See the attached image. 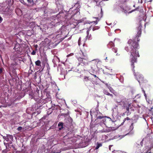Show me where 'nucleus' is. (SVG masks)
Here are the masks:
<instances>
[{
    "instance_id": "obj_1",
    "label": "nucleus",
    "mask_w": 153,
    "mask_h": 153,
    "mask_svg": "<svg viewBox=\"0 0 153 153\" xmlns=\"http://www.w3.org/2000/svg\"><path fill=\"white\" fill-rule=\"evenodd\" d=\"M142 25L140 24L137 28V33L135 38L133 40L129 39L128 41V43L129 46H126L125 47V50L127 52H129L130 53V57L131 58V66L132 70L133 71L134 74L135 76L138 81L140 84L145 82L146 80L144 79L142 75L140 74L139 73H136L134 71V63L137 62V57H139L138 51H137L139 44L138 42L140 40L138 37L141 36V34Z\"/></svg>"
},
{
    "instance_id": "obj_2",
    "label": "nucleus",
    "mask_w": 153,
    "mask_h": 153,
    "mask_svg": "<svg viewBox=\"0 0 153 153\" xmlns=\"http://www.w3.org/2000/svg\"><path fill=\"white\" fill-rule=\"evenodd\" d=\"M23 48L19 43H17L13 48L16 53L20 54L23 50Z\"/></svg>"
},
{
    "instance_id": "obj_3",
    "label": "nucleus",
    "mask_w": 153,
    "mask_h": 153,
    "mask_svg": "<svg viewBox=\"0 0 153 153\" xmlns=\"http://www.w3.org/2000/svg\"><path fill=\"white\" fill-rule=\"evenodd\" d=\"M87 58H85L81 57L78 58V60L79 62V65L82 64L83 65H86L88 64V60Z\"/></svg>"
},
{
    "instance_id": "obj_4",
    "label": "nucleus",
    "mask_w": 153,
    "mask_h": 153,
    "mask_svg": "<svg viewBox=\"0 0 153 153\" xmlns=\"http://www.w3.org/2000/svg\"><path fill=\"white\" fill-rule=\"evenodd\" d=\"M4 138L8 142L12 140L13 139V137L12 135L10 134H7L6 137H4Z\"/></svg>"
},
{
    "instance_id": "obj_5",
    "label": "nucleus",
    "mask_w": 153,
    "mask_h": 153,
    "mask_svg": "<svg viewBox=\"0 0 153 153\" xmlns=\"http://www.w3.org/2000/svg\"><path fill=\"white\" fill-rule=\"evenodd\" d=\"M81 51L83 56L85 58H87L88 56V52L87 50L84 48L81 50Z\"/></svg>"
},
{
    "instance_id": "obj_6",
    "label": "nucleus",
    "mask_w": 153,
    "mask_h": 153,
    "mask_svg": "<svg viewBox=\"0 0 153 153\" xmlns=\"http://www.w3.org/2000/svg\"><path fill=\"white\" fill-rule=\"evenodd\" d=\"M83 81L85 84H87L88 82L91 81V79L89 76H85L83 79Z\"/></svg>"
},
{
    "instance_id": "obj_7",
    "label": "nucleus",
    "mask_w": 153,
    "mask_h": 153,
    "mask_svg": "<svg viewBox=\"0 0 153 153\" xmlns=\"http://www.w3.org/2000/svg\"><path fill=\"white\" fill-rule=\"evenodd\" d=\"M18 65V63L16 62H14L11 64L10 67L15 70L16 69V66Z\"/></svg>"
},
{
    "instance_id": "obj_8",
    "label": "nucleus",
    "mask_w": 153,
    "mask_h": 153,
    "mask_svg": "<svg viewBox=\"0 0 153 153\" xmlns=\"http://www.w3.org/2000/svg\"><path fill=\"white\" fill-rule=\"evenodd\" d=\"M5 6L3 4L0 3V12L4 11Z\"/></svg>"
},
{
    "instance_id": "obj_9",
    "label": "nucleus",
    "mask_w": 153,
    "mask_h": 153,
    "mask_svg": "<svg viewBox=\"0 0 153 153\" xmlns=\"http://www.w3.org/2000/svg\"><path fill=\"white\" fill-rule=\"evenodd\" d=\"M108 47L110 48H112L114 46V44L112 42H110L107 45Z\"/></svg>"
},
{
    "instance_id": "obj_10",
    "label": "nucleus",
    "mask_w": 153,
    "mask_h": 153,
    "mask_svg": "<svg viewBox=\"0 0 153 153\" xmlns=\"http://www.w3.org/2000/svg\"><path fill=\"white\" fill-rule=\"evenodd\" d=\"M16 53H15V54L11 57V59L13 60H16L17 59L20 58L19 56L16 54Z\"/></svg>"
},
{
    "instance_id": "obj_11",
    "label": "nucleus",
    "mask_w": 153,
    "mask_h": 153,
    "mask_svg": "<svg viewBox=\"0 0 153 153\" xmlns=\"http://www.w3.org/2000/svg\"><path fill=\"white\" fill-rule=\"evenodd\" d=\"M63 123H62L59 122V124H58V126L59 127H60L61 126V127H59V130H60L63 128Z\"/></svg>"
},
{
    "instance_id": "obj_12",
    "label": "nucleus",
    "mask_w": 153,
    "mask_h": 153,
    "mask_svg": "<svg viewBox=\"0 0 153 153\" xmlns=\"http://www.w3.org/2000/svg\"><path fill=\"white\" fill-rule=\"evenodd\" d=\"M130 106V104H128V105H126V104H125L123 105V106L126 109V110L128 111H129V107Z\"/></svg>"
},
{
    "instance_id": "obj_13",
    "label": "nucleus",
    "mask_w": 153,
    "mask_h": 153,
    "mask_svg": "<svg viewBox=\"0 0 153 153\" xmlns=\"http://www.w3.org/2000/svg\"><path fill=\"white\" fill-rule=\"evenodd\" d=\"M134 128V123H132L129 127L128 130L130 132Z\"/></svg>"
},
{
    "instance_id": "obj_14",
    "label": "nucleus",
    "mask_w": 153,
    "mask_h": 153,
    "mask_svg": "<svg viewBox=\"0 0 153 153\" xmlns=\"http://www.w3.org/2000/svg\"><path fill=\"white\" fill-rule=\"evenodd\" d=\"M29 6H31L33 4V0H27Z\"/></svg>"
},
{
    "instance_id": "obj_15",
    "label": "nucleus",
    "mask_w": 153,
    "mask_h": 153,
    "mask_svg": "<svg viewBox=\"0 0 153 153\" xmlns=\"http://www.w3.org/2000/svg\"><path fill=\"white\" fill-rule=\"evenodd\" d=\"M36 65L37 66H41V62L39 60H38L35 62Z\"/></svg>"
},
{
    "instance_id": "obj_16",
    "label": "nucleus",
    "mask_w": 153,
    "mask_h": 153,
    "mask_svg": "<svg viewBox=\"0 0 153 153\" xmlns=\"http://www.w3.org/2000/svg\"><path fill=\"white\" fill-rule=\"evenodd\" d=\"M102 146V145L101 143H99L98 142L97 143V146L96 147L95 149H97L100 147Z\"/></svg>"
},
{
    "instance_id": "obj_17",
    "label": "nucleus",
    "mask_w": 153,
    "mask_h": 153,
    "mask_svg": "<svg viewBox=\"0 0 153 153\" xmlns=\"http://www.w3.org/2000/svg\"><path fill=\"white\" fill-rule=\"evenodd\" d=\"M111 49L112 51L115 53H116L117 51V48L116 47H115L114 46V47H113L111 48Z\"/></svg>"
},
{
    "instance_id": "obj_18",
    "label": "nucleus",
    "mask_w": 153,
    "mask_h": 153,
    "mask_svg": "<svg viewBox=\"0 0 153 153\" xmlns=\"http://www.w3.org/2000/svg\"><path fill=\"white\" fill-rule=\"evenodd\" d=\"M89 30H88L87 31V35L86 36V38H87V39L88 38V39H90V37L91 36L90 35L89 36Z\"/></svg>"
},
{
    "instance_id": "obj_19",
    "label": "nucleus",
    "mask_w": 153,
    "mask_h": 153,
    "mask_svg": "<svg viewBox=\"0 0 153 153\" xmlns=\"http://www.w3.org/2000/svg\"><path fill=\"white\" fill-rule=\"evenodd\" d=\"M110 90V92L113 93H114V90L110 86H108V88Z\"/></svg>"
},
{
    "instance_id": "obj_20",
    "label": "nucleus",
    "mask_w": 153,
    "mask_h": 153,
    "mask_svg": "<svg viewBox=\"0 0 153 153\" xmlns=\"http://www.w3.org/2000/svg\"><path fill=\"white\" fill-rule=\"evenodd\" d=\"M130 119H129L128 117H127L126 118L124 119L123 120V122L121 123V125H123L124 124V123L126 121V120H130Z\"/></svg>"
},
{
    "instance_id": "obj_21",
    "label": "nucleus",
    "mask_w": 153,
    "mask_h": 153,
    "mask_svg": "<svg viewBox=\"0 0 153 153\" xmlns=\"http://www.w3.org/2000/svg\"><path fill=\"white\" fill-rule=\"evenodd\" d=\"M100 27L99 26H96L93 27L92 30L93 31H94L98 29Z\"/></svg>"
},
{
    "instance_id": "obj_22",
    "label": "nucleus",
    "mask_w": 153,
    "mask_h": 153,
    "mask_svg": "<svg viewBox=\"0 0 153 153\" xmlns=\"http://www.w3.org/2000/svg\"><path fill=\"white\" fill-rule=\"evenodd\" d=\"M114 128H112V127H109V128L108 129V132H110L111 131H113L115 130L114 129Z\"/></svg>"
},
{
    "instance_id": "obj_23",
    "label": "nucleus",
    "mask_w": 153,
    "mask_h": 153,
    "mask_svg": "<svg viewBox=\"0 0 153 153\" xmlns=\"http://www.w3.org/2000/svg\"><path fill=\"white\" fill-rule=\"evenodd\" d=\"M25 152V150H22V151H16L15 153H24Z\"/></svg>"
},
{
    "instance_id": "obj_24",
    "label": "nucleus",
    "mask_w": 153,
    "mask_h": 153,
    "mask_svg": "<svg viewBox=\"0 0 153 153\" xmlns=\"http://www.w3.org/2000/svg\"><path fill=\"white\" fill-rule=\"evenodd\" d=\"M104 94L108 95V94H109V93L107 91H104Z\"/></svg>"
},
{
    "instance_id": "obj_25",
    "label": "nucleus",
    "mask_w": 153,
    "mask_h": 153,
    "mask_svg": "<svg viewBox=\"0 0 153 153\" xmlns=\"http://www.w3.org/2000/svg\"><path fill=\"white\" fill-rule=\"evenodd\" d=\"M19 1L24 4L26 5V3L24 1V0H20Z\"/></svg>"
},
{
    "instance_id": "obj_26",
    "label": "nucleus",
    "mask_w": 153,
    "mask_h": 153,
    "mask_svg": "<svg viewBox=\"0 0 153 153\" xmlns=\"http://www.w3.org/2000/svg\"><path fill=\"white\" fill-rule=\"evenodd\" d=\"M104 117L101 116H98L97 118V119H102Z\"/></svg>"
},
{
    "instance_id": "obj_27",
    "label": "nucleus",
    "mask_w": 153,
    "mask_h": 153,
    "mask_svg": "<svg viewBox=\"0 0 153 153\" xmlns=\"http://www.w3.org/2000/svg\"><path fill=\"white\" fill-rule=\"evenodd\" d=\"M22 127L19 126L17 128V129L18 131H20L22 130Z\"/></svg>"
},
{
    "instance_id": "obj_28",
    "label": "nucleus",
    "mask_w": 153,
    "mask_h": 153,
    "mask_svg": "<svg viewBox=\"0 0 153 153\" xmlns=\"http://www.w3.org/2000/svg\"><path fill=\"white\" fill-rule=\"evenodd\" d=\"M52 112V111H50V110L48 111L47 112V114L49 115L50 114H51Z\"/></svg>"
},
{
    "instance_id": "obj_29",
    "label": "nucleus",
    "mask_w": 153,
    "mask_h": 153,
    "mask_svg": "<svg viewBox=\"0 0 153 153\" xmlns=\"http://www.w3.org/2000/svg\"><path fill=\"white\" fill-rule=\"evenodd\" d=\"M81 40V37H79L78 41V44L79 45H80V41Z\"/></svg>"
},
{
    "instance_id": "obj_30",
    "label": "nucleus",
    "mask_w": 153,
    "mask_h": 153,
    "mask_svg": "<svg viewBox=\"0 0 153 153\" xmlns=\"http://www.w3.org/2000/svg\"><path fill=\"white\" fill-rule=\"evenodd\" d=\"M61 152L60 151H58V152H56L55 150H53L52 152V153H59Z\"/></svg>"
},
{
    "instance_id": "obj_31",
    "label": "nucleus",
    "mask_w": 153,
    "mask_h": 153,
    "mask_svg": "<svg viewBox=\"0 0 153 153\" xmlns=\"http://www.w3.org/2000/svg\"><path fill=\"white\" fill-rule=\"evenodd\" d=\"M36 52L35 51H33L31 52V54L33 55H35L36 54Z\"/></svg>"
},
{
    "instance_id": "obj_32",
    "label": "nucleus",
    "mask_w": 153,
    "mask_h": 153,
    "mask_svg": "<svg viewBox=\"0 0 153 153\" xmlns=\"http://www.w3.org/2000/svg\"><path fill=\"white\" fill-rule=\"evenodd\" d=\"M11 146L13 148V149L14 150V151L16 150V149L15 148V146H14L13 145H11Z\"/></svg>"
},
{
    "instance_id": "obj_33",
    "label": "nucleus",
    "mask_w": 153,
    "mask_h": 153,
    "mask_svg": "<svg viewBox=\"0 0 153 153\" xmlns=\"http://www.w3.org/2000/svg\"><path fill=\"white\" fill-rule=\"evenodd\" d=\"M142 91H143V93L144 94V96L145 97H146V94L145 93V91L143 89L142 90Z\"/></svg>"
},
{
    "instance_id": "obj_34",
    "label": "nucleus",
    "mask_w": 153,
    "mask_h": 153,
    "mask_svg": "<svg viewBox=\"0 0 153 153\" xmlns=\"http://www.w3.org/2000/svg\"><path fill=\"white\" fill-rule=\"evenodd\" d=\"M24 95L23 96H19L18 97L17 99H20L21 98H22L23 97H24Z\"/></svg>"
},
{
    "instance_id": "obj_35",
    "label": "nucleus",
    "mask_w": 153,
    "mask_h": 153,
    "mask_svg": "<svg viewBox=\"0 0 153 153\" xmlns=\"http://www.w3.org/2000/svg\"><path fill=\"white\" fill-rule=\"evenodd\" d=\"M35 48H36V50H37V48H38V45H36L34 46Z\"/></svg>"
},
{
    "instance_id": "obj_36",
    "label": "nucleus",
    "mask_w": 153,
    "mask_h": 153,
    "mask_svg": "<svg viewBox=\"0 0 153 153\" xmlns=\"http://www.w3.org/2000/svg\"><path fill=\"white\" fill-rule=\"evenodd\" d=\"M3 72L2 69L0 68V74H1Z\"/></svg>"
},
{
    "instance_id": "obj_37",
    "label": "nucleus",
    "mask_w": 153,
    "mask_h": 153,
    "mask_svg": "<svg viewBox=\"0 0 153 153\" xmlns=\"http://www.w3.org/2000/svg\"><path fill=\"white\" fill-rule=\"evenodd\" d=\"M3 20L2 18L0 16V23H1Z\"/></svg>"
},
{
    "instance_id": "obj_38",
    "label": "nucleus",
    "mask_w": 153,
    "mask_h": 153,
    "mask_svg": "<svg viewBox=\"0 0 153 153\" xmlns=\"http://www.w3.org/2000/svg\"><path fill=\"white\" fill-rule=\"evenodd\" d=\"M143 139L142 140V141L140 143V145H141V146H143Z\"/></svg>"
},
{
    "instance_id": "obj_39",
    "label": "nucleus",
    "mask_w": 153,
    "mask_h": 153,
    "mask_svg": "<svg viewBox=\"0 0 153 153\" xmlns=\"http://www.w3.org/2000/svg\"><path fill=\"white\" fill-rule=\"evenodd\" d=\"M108 96H111V97H113V96L112 95V94H110L109 93V94H108Z\"/></svg>"
},
{
    "instance_id": "obj_40",
    "label": "nucleus",
    "mask_w": 153,
    "mask_h": 153,
    "mask_svg": "<svg viewBox=\"0 0 153 153\" xmlns=\"http://www.w3.org/2000/svg\"><path fill=\"white\" fill-rule=\"evenodd\" d=\"M105 85L108 87V86H110L109 85H108V84L107 83H105Z\"/></svg>"
},
{
    "instance_id": "obj_41",
    "label": "nucleus",
    "mask_w": 153,
    "mask_h": 153,
    "mask_svg": "<svg viewBox=\"0 0 153 153\" xmlns=\"http://www.w3.org/2000/svg\"><path fill=\"white\" fill-rule=\"evenodd\" d=\"M93 22H94V23H96V24H97V23L98 22L97 21H94Z\"/></svg>"
},
{
    "instance_id": "obj_42",
    "label": "nucleus",
    "mask_w": 153,
    "mask_h": 153,
    "mask_svg": "<svg viewBox=\"0 0 153 153\" xmlns=\"http://www.w3.org/2000/svg\"><path fill=\"white\" fill-rule=\"evenodd\" d=\"M92 75H93L95 77V78H98V77L96 76V75H94V74H92Z\"/></svg>"
},
{
    "instance_id": "obj_43",
    "label": "nucleus",
    "mask_w": 153,
    "mask_h": 153,
    "mask_svg": "<svg viewBox=\"0 0 153 153\" xmlns=\"http://www.w3.org/2000/svg\"><path fill=\"white\" fill-rule=\"evenodd\" d=\"M94 1L97 3L98 2V0H94Z\"/></svg>"
},
{
    "instance_id": "obj_44",
    "label": "nucleus",
    "mask_w": 153,
    "mask_h": 153,
    "mask_svg": "<svg viewBox=\"0 0 153 153\" xmlns=\"http://www.w3.org/2000/svg\"><path fill=\"white\" fill-rule=\"evenodd\" d=\"M117 102H122V101H117Z\"/></svg>"
},
{
    "instance_id": "obj_45",
    "label": "nucleus",
    "mask_w": 153,
    "mask_h": 153,
    "mask_svg": "<svg viewBox=\"0 0 153 153\" xmlns=\"http://www.w3.org/2000/svg\"><path fill=\"white\" fill-rule=\"evenodd\" d=\"M96 18V19H98V17H96V18Z\"/></svg>"
},
{
    "instance_id": "obj_46",
    "label": "nucleus",
    "mask_w": 153,
    "mask_h": 153,
    "mask_svg": "<svg viewBox=\"0 0 153 153\" xmlns=\"http://www.w3.org/2000/svg\"><path fill=\"white\" fill-rule=\"evenodd\" d=\"M90 114H91V116H92V114H91V111H90Z\"/></svg>"
},
{
    "instance_id": "obj_47",
    "label": "nucleus",
    "mask_w": 153,
    "mask_h": 153,
    "mask_svg": "<svg viewBox=\"0 0 153 153\" xmlns=\"http://www.w3.org/2000/svg\"><path fill=\"white\" fill-rule=\"evenodd\" d=\"M27 35L28 36H30V35H30V34H27Z\"/></svg>"
},
{
    "instance_id": "obj_48",
    "label": "nucleus",
    "mask_w": 153,
    "mask_h": 153,
    "mask_svg": "<svg viewBox=\"0 0 153 153\" xmlns=\"http://www.w3.org/2000/svg\"><path fill=\"white\" fill-rule=\"evenodd\" d=\"M70 54H69V55H68V56H70Z\"/></svg>"
},
{
    "instance_id": "obj_49",
    "label": "nucleus",
    "mask_w": 153,
    "mask_h": 153,
    "mask_svg": "<svg viewBox=\"0 0 153 153\" xmlns=\"http://www.w3.org/2000/svg\"><path fill=\"white\" fill-rule=\"evenodd\" d=\"M102 10L101 9V13H102Z\"/></svg>"
},
{
    "instance_id": "obj_50",
    "label": "nucleus",
    "mask_w": 153,
    "mask_h": 153,
    "mask_svg": "<svg viewBox=\"0 0 153 153\" xmlns=\"http://www.w3.org/2000/svg\"><path fill=\"white\" fill-rule=\"evenodd\" d=\"M149 153H152L151 152H149Z\"/></svg>"
},
{
    "instance_id": "obj_51",
    "label": "nucleus",
    "mask_w": 153,
    "mask_h": 153,
    "mask_svg": "<svg viewBox=\"0 0 153 153\" xmlns=\"http://www.w3.org/2000/svg\"><path fill=\"white\" fill-rule=\"evenodd\" d=\"M65 76H64V78H65Z\"/></svg>"
},
{
    "instance_id": "obj_52",
    "label": "nucleus",
    "mask_w": 153,
    "mask_h": 153,
    "mask_svg": "<svg viewBox=\"0 0 153 153\" xmlns=\"http://www.w3.org/2000/svg\"><path fill=\"white\" fill-rule=\"evenodd\" d=\"M133 11V10H132V11H131V12H132V11Z\"/></svg>"
},
{
    "instance_id": "obj_53",
    "label": "nucleus",
    "mask_w": 153,
    "mask_h": 153,
    "mask_svg": "<svg viewBox=\"0 0 153 153\" xmlns=\"http://www.w3.org/2000/svg\"><path fill=\"white\" fill-rule=\"evenodd\" d=\"M29 33V31L28 32H27V33Z\"/></svg>"
},
{
    "instance_id": "obj_54",
    "label": "nucleus",
    "mask_w": 153,
    "mask_h": 153,
    "mask_svg": "<svg viewBox=\"0 0 153 153\" xmlns=\"http://www.w3.org/2000/svg\"><path fill=\"white\" fill-rule=\"evenodd\" d=\"M107 59V57H106V59Z\"/></svg>"
},
{
    "instance_id": "obj_55",
    "label": "nucleus",
    "mask_w": 153,
    "mask_h": 153,
    "mask_svg": "<svg viewBox=\"0 0 153 153\" xmlns=\"http://www.w3.org/2000/svg\"><path fill=\"white\" fill-rule=\"evenodd\" d=\"M19 0V1L20 0Z\"/></svg>"
}]
</instances>
